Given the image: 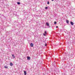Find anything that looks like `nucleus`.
<instances>
[{"instance_id": "nucleus-1", "label": "nucleus", "mask_w": 75, "mask_h": 75, "mask_svg": "<svg viewBox=\"0 0 75 75\" xmlns=\"http://www.w3.org/2000/svg\"><path fill=\"white\" fill-rule=\"evenodd\" d=\"M46 25L47 26H49L48 28H50V24H49V23H48V22L46 23Z\"/></svg>"}, {"instance_id": "nucleus-2", "label": "nucleus", "mask_w": 75, "mask_h": 75, "mask_svg": "<svg viewBox=\"0 0 75 75\" xmlns=\"http://www.w3.org/2000/svg\"><path fill=\"white\" fill-rule=\"evenodd\" d=\"M45 33H43V35L44 36H46V35L47 34V31L46 30H45L44 31Z\"/></svg>"}, {"instance_id": "nucleus-3", "label": "nucleus", "mask_w": 75, "mask_h": 75, "mask_svg": "<svg viewBox=\"0 0 75 75\" xmlns=\"http://www.w3.org/2000/svg\"><path fill=\"white\" fill-rule=\"evenodd\" d=\"M28 60H30L31 59V57H27Z\"/></svg>"}, {"instance_id": "nucleus-4", "label": "nucleus", "mask_w": 75, "mask_h": 75, "mask_svg": "<svg viewBox=\"0 0 75 75\" xmlns=\"http://www.w3.org/2000/svg\"><path fill=\"white\" fill-rule=\"evenodd\" d=\"M70 24H71V25H74V23L72 21H71Z\"/></svg>"}, {"instance_id": "nucleus-5", "label": "nucleus", "mask_w": 75, "mask_h": 75, "mask_svg": "<svg viewBox=\"0 0 75 75\" xmlns=\"http://www.w3.org/2000/svg\"><path fill=\"white\" fill-rule=\"evenodd\" d=\"M30 45L31 47H33L34 46V44H33L32 43H31V44H30Z\"/></svg>"}, {"instance_id": "nucleus-6", "label": "nucleus", "mask_w": 75, "mask_h": 75, "mask_svg": "<svg viewBox=\"0 0 75 75\" xmlns=\"http://www.w3.org/2000/svg\"><path fill=\"white\" fill-rule=\"evenodd\" d=\"M12 56L13 58V59L15 58V56H14V54H12Z\"/></svg>"}, {"instance_id": "nucleus-7", "label": "nucleus", "mask_w": 75, "mask_h": 75, "mask_svg": "<svg viewBox=\"0 0 75 75\" xmlns=\"http://www.w3.org/2000/svg\"><path fill=\"white\" fill-rule=\"evenodd\" d=\"M24 74L25 75H27V73H26V71H24Z\"/></svg>"}, {"instance_id": "nucleus-8", "label": "nucleus", "mask_w": 75, "mask_h": 75, "mask_svg": "<svg viewBox=\"0 0 75 75\" xmlns=\"http://www.w3.org/2000/svg\"><path fill=\"white\" fill-rule=\"evenodd\" d=\"M66 22L67 24H69V21L68 20H66Z\"/></svg>"}, {"instance_id": "nucleus-9", "label": "nucleus", "mask_w": 75, "mask_h": 75, "mask_svg": "<svg viewBox=\"0 0 75 75\" xmlns=\"http://www.w3.org/2000/svg\"><path fill=\"white\" fill-rule=\"evenodd\" d=\"M5 68H6V69H7L8 68V67L7 66H4Z\"/></svg>"}, {"instance_id": "nucleus-10", "label": "nucleus", "mask_w": 75, "mask_h": 75, "mask_svg": "<svg viewBox=\"0 0 75 75\" xmlns=\"http://www.w3.org/2000/svg\"><path fill=\"white\" fill-rule=\"evenodd\" d=\"M10 66H13V63H11L10 64Z\"/></svg>"}, {"instance_id": "nucleus-11", "label": "nucleus", "mask_w": 75, "mask_h": 75, "mask_svg": "<svg viewBox=\"0 0 75 75\" xmlns=\"http://www.w3.org/2000/svg\"><path fill=\"white\" fill-rule=\"evenodd\" d=\"M65 54V55H69V54H68V53H67H67H64Z\"/></svg>"}, {"instance_id": "nucleus-12", "label": "nucleus", "mask_w": 75, "mask_h": 75, "mask_svg": "<svg viewBox=\"0 0 75 75\" xmlns=\"http://www.w3.org/2000/svg\"><path fill=\"white\" fill-rule=\"evenodd\" d=\"M55 62H54V63H52L53 65H55Z\"/></svg>"}, {"instance_id": "nucleus-13", "label": "nucleus", "mask_w": 75, "mask_h": 75, "mask_svg": "<svg viewBox=\"0 0 75 75\" xmlns=\"http://www.w3.org/2000/svg\"><path fill=\"white\" fill-rule=\"evenodd\" d=\"M17 4L18 5H19L20 4V2H17Z\"/></svg>"}, {"instance_id": "nucleus-14", "label": "nucleus", "mask_w": 75, "mask_h": 75, "mask_svg": "<svg viewBox=\"0 0 75 75\" xmlns=\"http://www.w3.org/2000/svg\"><path fill=\"white\" fill-rule=\"evenodd\" d=\"M57 24V22L55 21V22H54V24Z\"/></svg>"}, {"instance_id": "nucleus-15", "label": "nucleus", "mask_w": 75, "mask_h": 75, "mask_svg": "<svg viewBox=\"0 0 75 75\" xmlns=\"http://www.w3.org/2000/svg\"><path fill=\"white\" fill-rule=\"evenodd\" d=\"M47 4H50V2H49V1H48L47 2Z\"/></svg>"}, {"instance_id": "nucleus-16", "label": "nucleus", "mask_w": 75, "mask_h": 75, "mask_svg": "<svg viewBox=\"0 0 75 75\" xmlns=\"http://www.w3.org/2000/svg\"><path fill=\"white\" fill-rule=\"evenodd\" d=\"M47 9H48V7H46L45 8V9H46V10Z\"/></svg>"}, {"instance_id": "nucleus-17", "label": "nucleus", "mask_w": 75, "mask_h": 75, "mask_svg": "<svg viewBox=\"0 0 75 75\" xmlns=\"http://www.w3.org/2000/svg\"><path fill=\"white\" fill-rule=\"evenodd\" d=\"M45 46H47V43H46L45 44Z\"/></svg>"}, {"instance_id": "nucleus-18", "label": "nucleus", "mask_w": 75, "mask_h": 75, "mask_svg": "<svg viewBox=\"0 0 75 75\" xmlns=\"http://www.w3.org/2000/svg\"><path fill=\"white\" fill-rule=\"evenodd\" d=\"M56 71H58V68H57V69Z\"/></svg>"}, {"instance_id": "nucleus-19", "label": "nucleus", "mask_w": 75, "mask_h": 75, "mask_svg": "<svg viewBox=\"0 0 75 75\" xmlns=\"http://www.w3.org/2000/svg\"><path fill=\"white\" fill-rule=\"evenodd\" d=\"M58 26H56V28H58Z\"/></svg>"}, {"instance_id": "nucleus-20", "label": "nucleus", "mask_w": 75, "mask_h": 75, "mask_svg": "<svg viewBox=\"0 0 75 75\" xmlns=\"http://www.w3.org/2000/svg\"><path fill=\"white\" fill-rule=\"evenodd\" d=\"M73 73H74V74H75V72H74Z\"/></svg>"}, {"instance_id": "nucleus-21", "label": "nucleus", "mask_w": 75, "mask_h": 75, "mask_svg": "<svg viewBox=\"0 0 75 75\" xmlns=\"http://www.w3.org/2000/svg\"><path fill=\"white\" fill-rule=\"evenodd\" d=\"M52 1H54V0H52Z\"/></svg>"}]
</instances>
